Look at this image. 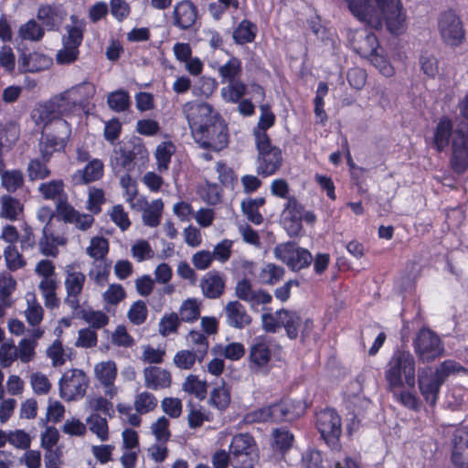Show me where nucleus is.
I'll list each match as a JSON object with an SVG mask.
<instances>
[{
  "instance_id": "nucleus-60",
  "label": "nucleus",
  "mask_w": 468,
  "mask_h": 468,
  "mask_svg": "<svg viewBox=\"0 0 468 468\" xmlns=\"http://www.w3.org/2000/svg\"><path fill=\"white\" fill-rule=\"evenodd\" d=\"M131 251L133 257L138 262H142L154 257V250H152L149 242L145 239H140L135 242L132 246Z\"/></svg>"
},
{
  "instance_id": "nucleus-63",
  "label": "nucleus",
  "mask_w": 468,
  "mask_h": 468,
  "mask_svg": "<svg viewBox=\"0 0 468 468\" xmlns=\"http://www.w3.org/2000/svg\"><path fill=\"white\" fill-rule=\"evenodd\" d=\"M98 343V335L97 333L87 327L81 328L79 331V336L75 343L76 346L83 347V348H91L97 346Z\"/></svg>"
},
{
  "instance_id": "nucleus-41",
  "label": "nucleus",
  "mask_w": 468,
  "mask_h": 468,
  "mask_svg": "<svg viewBox=\"0 0 468 468\" xmlns=\"http://www.w3.org/2000/svg\"><path fill=\"white\" fill-rule=\"evenodd\" d=\"M81 173L82 182L90 184L100 180L104 174V165L101 160L94 158L88 162Z\"/></svg>"
},
{
  "instance_id": "nucleus-57",
  "label": "nucleus",
  "mask_w": 468,
  "mask_h": 468,
  "mask_svg": "<svg viewBox=\"0 0 468 468\" xmlns=\"http://www.w3.org/2000/svg\"><path fill=\"white\" fill-rule=\"evenodd\" d=\"M81 317L94 329H100L109 323V317L101 311L81 310Z\"/></svg>"
},
{
  "instance_id": "nucleus-16",
  "label": "nucleus",
  "mask_w": 468,
  "mask_h": 468,
  "mask_svg": "<svg viewBox=\"0 0 468 468\" xmlns=\"http://www.w3.org/2000/svg\"><path fill=\"white\" fill-rule=\"evenodd\" d=\"M89 379L81 369H71L62 375L59 379V394L65 400H73L86 393Z\"/></svg>"
},
{
  "instance_id": "nucleus-19",
  "label": "nucleus",
  "mask_w": 468,
  "mask_h": 468,
  "mask_svg": "<svg viewBox=\"0 0 468 468\" xmlns=\"http://www.w3.org/2000/svg\"><path fill=\"white\" fill-rule=\"evenodd\" d=\"M65 273L64 285L67 292L65 303L73 312H77L80 308V296L85 285L86 276L83 272L75 271L71 265L66 266Z\"/></svg>"
},
{
  "instance_id": "nucleus-46",
  "label": "nucleus",
  "mask_w": 468,
  "mask_h": 468,
  "mask_svg": "<svg viewBox=\"0 0 468 468\" xmlns=\"http://www.w3.org/2000/svg\"><path fill=\"white\" fill-rule=\"evenodd\" d=\"M293 434L284 429L278 428L273 431V449L281 453H285L292 445Z\"/></svg>"
},
{
  "instance_id": "nucleus-22",
  "label": "nucleus",
  "mask_w": 468,
  "mask_h": 468,
  "mask_svg": "<svg viewBox=\"0 0 468 468\" xmlns=\"http://www.w3.org/2000/svg\"><path fill=\"white\" fill-rule=\"evenodd\" d=\"M235 293L239 300L249 303L251 307L268 304L272 301V295L270 292L261 289L253 290L251 282L247 278L237 282Z\"/></svg>"
},
{
  "instance_id": "nucleus-59",
  "label": "nucleus",
  "mask_w": 468,
  "mask_h": 468,
  "mask_svg": "<svg viewBox=\"0 0 468 468\" xmlns=\"http://www.w3.org/2000/svg\"><path fill=\"white\" fill-rule=\"evenodd\" d=\"M188 338L196 346L195 351L199 354L200 358H205L208 352V339L205 333L197 330H191L188 333Z\"/></svg>"
},
{
  "instance_id": "nucleus-35",
  "label": "nucleus",
  "mask_w": 468,
  "mask_h": 468,
  "mask_svg": "<svg viewBox=\"0 0 468 468\" xmlns=\"http://www.w3.org/2000/svg\"><path fill=\"white\" fill-rule=\"evenodd\" d=\"M231 401L230 388L227 387L223 381L218 387H215L211 392L208 403L211 407L217 409L220 412L225 411Z\"/></svg>"
},
{
  "instance_id": "nucleus-58",
  "label": "nucleus",
  "mask_w": 468,
  "mask_h": 468,
  "mask_svg": "<svg viewBox=\"0 0 468 468\" xmlns=\"http://www.w3.org/2000/svg\"><path fill=\"white\" fill-rule=\"evenodd\" d=\"M147 307L144 302L138 300L128 311V318L130 322L135 325L144 324L147 319Z\"/></svg>"
},
{
  "instance_id": "nucleus-42",
  "label": "nucleus",
  "mask_w": 468,
  "mask_h": 468,
  "mask_svg": "<svg viewBox=\"0 0 468 468\" xmlns=\"http://www.w3.org/2000/svg\"><path fill=\"white\" fill-rule=\"evenodd\" d=\"M174 153L175 145L170 141L162 142L157 145L155 150V158L157 162V168L160 172L168 169Z\"/></svg>"
},
{
  "instance_id": "nucleus-11",
  "label": "nucleus",
  "mask_w": 468,
  "mask_h": 468,
  "mask_svg": "<svg viewBox=\"0 0 468 468\" xmlns=\"http://www.w3.org/2000/svg\"><path fill=\"white\" fill-rule=\"evenodd\" d=\"M258 151L257 174L262 177H268L276 174L282 165V150L271 144V140L255 142Z\"/></svg>"
},
{
  "instance_id": "nucleus-15",
  "label": "nucleus",
  "mask_w": 468,
  "mask_h": 468,
  "mask_svg": "<svg viewBox=\"0 0 468 468\" xmlns=\"http://www.w3.org/2000/svg\"><path fill=\"white\" fill-rule=\"evenodd\" d=\"M52 127L51 132L45 133L44 141L40 144L41 155L46 162H49L55 152L65 150L71 134V125L67 121H58Z\"/></svg>"
},
{
  "instance_id": "nucleus-44",
  "label": "nucleus",
  "mask_w": 468,
  "mask_h": 468,
  "mask_svg": "<svg viewBox=\"0 0 468 468\" xmlns=\"http://www.w3.org/2000/svg\"><path fill=\"white\" fill-rule=\"evenodd\" d=\"M180 324L181 320L176 313L165 314L159 321L158 332L163 337H167L177 333Z\"/></svg>"
},
{
  "instance_id": "nucleus-12",
  "label": "nucleus",
  "mask_w": 468,
  "mask_h": 468,
  "mask_svg": "<svg viewBox=\"0 0 468 468\" xmlns=\"http://www.w3.org/2000/svg\"><path fill=\"white\" fill-rule=\"evenodd\" d=\"M274 254L292 271H300L309 267L313 261L311 252L293 241L278 244L274 249Z\"/></svg>"
},
{
  "instance_id": "nucleus-43",
  "label": "nucleus",
  "mask_w": 468,
  "mask_h": 468,
  "mask_svg": "<svg viewBox=\"0 0 468 468\" xmlns=\"http://www.w3.org/2000/svg\"><path fill=\"white\" fill-rule=\"evenodd\" d=\"M203 360L204 358H200L197 352L187 349L176 352L173 358L176 367L185 370L191 369L197 361L202 363Z\"/></svg>"
},
{
  "instance_id": "nucleus-31",
  "label": "nucleus",
  "mask_w": 468,
  "mask_h": 468,
  "mask_svg": "<svg viewBox=\"0 0 468 468\" xmlns=\"http://www.w3.org/2000/svg\"><path fill=\"white\" fill-rule=\"evenodd\" d=\"M271 358V351L264 340L256 339L250 349V362L257 368L265 367Z\"/></svg>"
},
{
  "instance_id": "nucleus-39",
  "label": "nucleus",
  "mask_w": 468,
  "mask_h": 468,
  "mask_svg": "<svg viewBox=\"0 0 468 468\" xmlns=\"http://www.w3.org/2000/svg\"><path fill=\"white\" fill-rule=\"evenodd\" d=\"M247 92L246 84L240 80L229 81L226 87L221 89L224 101L238 103Z\"/></svg>"
},
{
  "instance_id": "nucleus-37",
  "label": "nucleus",
  "mask_w": 468,
  "mask_h": 468,
  "mask_svg": "<svg viewBox=\"0 0 468 468\" xmlns=\"http://www.w3.org/2000/svg\"><path fill=\"white\" fill-rule=\"evenodd\" d=\"M285 274L283 267L275 263H266L259 273V280L261 283L267 285H275L282 280Z\"/></svg>"
},
{
  "instance_id": "nucleus-62",
  "label": "nucleus",
  "mask_w": 468,
  "mask_h": 468,
  "mask_svg": "<svg viewBox=\"0 0 468 468\" xmlns=\"http://www.w3.org/2000/svg\"><path fill=\"white\" fill-rule=\"evenodd\" d=\"M367 77L366 70L358 67L349 69L346 73L349 85L357 90L363 89L367 82Z\"/></svg>"
},
{
  "instance_id": "nucleus-26",
  "label": "nucleus",
  "mask_w": 468,
  "mask_h": 468,
  "mask_svg": "<svg viewBox=\"0 0 468 468\" xmlns=\"http://www.w3.org/2000/svg\"><path fill=\"white\" fill-rule=\"evenodd\" d=\"M226 322L233 328L242 329L251 323V317L239 301L229 302L225 308Z\"/></svg>"
},
{
  "instance_id": "nucleus-5",
  "label": "nucleus",
  "mask_w": 468,
  "mask_h": 468,
  "mask_svg": "<svg viewBox=\"0 0 468 468\" xmlns=\"http://www.w3.org/2000/svg\"><path fill=\"white\" fill-rule=\"evenodd\" d=\"M466 369L455 360H444L434 372L423 371L418 376V386L425 401L434 406L439 399L441 387L452 374L463 372Z\"/></svg>"
},
{
  "instance_id": "nucleus-34",
  "label": "nucleus",
  "mask_w": 468,
  "mask_h": 468,
  "mask_svg": "<svg viewBox=\"0 0 468 468\" xmlns=\"http://www.w3.org/2000/svg\"><path fill=\"white\" fill-rule=\"evenodd\" d=\"M242 74V62L239 58L231 56L226 63L218 68V75L221 82H229L239 80Z\"/></svg>"
},
{
  "instance_id": "nucleus-30",
  "label": "nucleus",
  "mask_w": 468,
  "mask_h": 468,
  "mask_svg": "<svg viewBox=\"0 0 468 468\" xmlns=\"http://www.w3.org/2000/svg\"><path fill=\"white\" fill-rule=\"evenodd\" d=\"M71 26L67 27V35L63 37V45H68L76 48H80L82 44L86 24L83 20H80L77 16H70Z\"/></svg>"
},
{
  "instance_id": "nucleus-21",
  "label": "nucleus",
  "mask_w": 468,
  "mask_h": 468,
  "mask_svg": "<svg viewBox=\"0 0 468 468\" xmlns=\"http://www.w3.org/2000/svg\"><path fill=\"white\" fill-rule=\"evenodd\" d=\"M173 26L180 30H189L198 19V8L191 0H181L173 8Z\"/></svg>"
},
{
  "instance_id": "nucleus-53",
  "label": "nucleus",
  "mask_w": 468,
  "mask_h": 468,
  "mask_svg": "<svg viewBox=\"0 0 468 468\" xmlns=\"http://www.w3.org/2000/svg\"><path fill=\"white\" fill-rule=\"evenodd\" d=\"M90 431L95 433L101 441H106L109 438V428L107 420L99 414H91L87 419Z\"/></svg>"
},
{
  "instance_id": "nucleus-48",
  "label": "nucleus",
  "mask_w": 468,
  "mask_h": 468,
  "mask_svg": "<svg viewBox=\"0 0 468 468\" xmlns=\"http://www.w3.org/2000/svg\"><path fill=\"white\" fill-rule=\"evenodd\" d=\"M181 322L193 323L200 316V308L196 299H187L183 302L179 309Z\"/></svg>"
},
{
  "instance_id": "nucleus-6",
  "label": "nucleus",
  "mask_w": 468,
  "mask_h": 468,
  "mask_svg": "<svg viewBox=\"0 0 468 468\" xmlns=\"http://www.w3.org/2000/svg\"><path fill=\"white\" fill-rule=\"evenodd\" d=\"M77 108V103L69 96V90H65L51 97L48 101L38 103L33 111V118L37 124H43L48 130L49 125H56L58 121H66Z\"/></svg>"
},
{
  "instance_id": "nucleus-9",
  "label": "nucleus",
  "mask_w": 468,
  "mask_h": 468,
  "mask_svg": "<svg viewBox=\"0 0 468 468\" xmlns=\"http://www.w3.org/2000/svg\"><path fill=\"white\" fill-rule=\"evenodd\" d=\"M315 426L321 438L332 450L339 452L342 448V419L335 409L325 408L316 414Z\"/></svg>"
},
{
  "instance_id": "nucleus-25",
  "label": "nucleus",
  "mask_w": 468,
  "mask_h": 468,
  "mask_svg": "<svg viewBox=\"0 0 468 468\" xmlns=\"http://www.w3.org/2000/svg\"><path fill=\"white\" fill-rule=\"evenodd\" d=\"M52 59L39 52L22 53L18 59L20 72H39L49 69Z\"/></svg>"
},
{
  "instance_id": "nucleus-33",
  "label": "nucleus",
  "mask_w": 468,
  "mask_h": 468,
  "mask_svg": "<svg viewBox=\"0 0 468 468\" xmlns=\"http://www.w3.org/2000/svg\"><path fill=\"white\" fill-rule=\"evenodd\" d=\"M0 217L10 221H16L18 219V217L21 213H23L24 206L21 202L10 196V195H3L0 197Z\"/></svg>"
},
{
  "instance_id": "nucleus-40",
  "label": "nucleus",
  "mask_w": 468,
  "mask_h": 468,
  "mask_svg": "<svg viewBox=\"0 0 468 468\" xmlns=\"http://www.w3.org/2000/svg\"><path fill=\"white\" fill-rule=\"evenodd\" d=\"M107 103L109 108L116 112H125L131 106L129 92L122 89L112 91L107 97Z\"/></svg>"
},
{
  "instance_id": "nucleus-61",
  "label": "nucleus",
  "mask_w": 468,
  "mask_h": 468,
  "mask_svg": "<svg viewBox=\"0 0 468 468\" xmlns=\"http://www.w3.org/2000/svg\"><path fill=\"white\" fill-rule=\"evenodd\" d=\"M77 211L78 210L68 202L67 196H64V197L57 201L55 213L57 214L56 217L58 219H61L65 223H69Z\"/></svg>"
},
{
  "instance_id": "nucleus-64",
  "label": "nucleus",
  "mask_w": 468,
  "mask_h": 468,
  "mask_svg": "<svg viewBox=\"0 0 468 468\" xmlns=\"http://www.w3.org/2000/svg\"><path fill=\"white\" fill-rule=\"evenodd\" d=\"M121 133L122 122L117 117H113L105 122L103 136L107 142L113 144L119 139Z\"/></svg>"
},
{
  "instance_id": "nucleus-38",
  "label": "nucleus",
  "mask_w": 468,
  "mask_h": 468,
  "mask_svg": "<svg viewBox=\"0 0 468 468\" xmlns=\"http://www.w3.org/2000/svg\"><path fill=\"white\" fill-rule=\"evenodd\" d=\"M95 374L104 387L113 386L117 376L116 364L111 360L101 362L95 366Z\"/></svg>"
},
{
  "instance_id": "nucleus-47",
  "label": "nucleus",
  "mask_w": 468,
  "mask_h": 468,
  "mask_svg": "<svg viewBox=\"0 0 468 468\" xmlns=\"http://www.w3.org/2000/svg\"><path fill=\"white\" fill-rule=\"evenodd\" d=\"M47 163L44 159L41 161L38 158L29 161L27 172L30 181L43 180L50 176L51 171L48 167Z\"/></svg>"
},
{
  "instance_id": "nucleus-50",
  "label": "nucleus",
  "mask_w": 468,
  "mask_h": 468,
  "mask_svg": "<svg viewBox=\"0 0 468 468\" xmlns=\"http://www.w3.org/2000/svg\"><path fill=\"white\" fill-rule=\"evenodd\" d=\"M109 251V242L103 237H93L87 248V253L96 261H103Z\"/></svg>"
},
{
  "instance_id": "nucleus-27",
  "label": "nucleus",
  "mask_w": 468,
  "mask_h": 468,
  "mask_svg": "<svg viewBox=\"0 0 468 468\" xmlns=\"http://www.w3.org/2000/svg\"><path fill=\"white\" fill-rule=\"evenodd\" d=\"M144 383L148 388L158 390L171 386L172 376L166 369L158 367H148L144 370Z\"/></svg>"
},
{
  "instance_id": "nucleus-23",
  "label": "nucleus",
  "mask_w": 468,
  "mask_h": 468,
  "mask_svg": "<svg viewBox=\"0 0 468 468\" xmlns=\"http://www.w3.org/2000/svg\"><path fill=\"white\" fill-rule=\"evenodd\" d=\"M66 15L59 5L41 4L37 9V18L48 31H58Z\"/></svg>"
},
{
  "instance_id": "nucleus-56",
  "label": "nucleus",
  "mask_w": 468,
  "mask_h": 468,
  "mask_svg": "<svg viewBox=\"0 0 468 468\" xmlns=\"http://www.w3.org/2000/svg\"><path fill=\"white\" fill-rule=\"evenodd\" d=\"M216 348L221 350L220 354L226 358L231 361H238L245 355V347L243 344L239 342H232L228 344L224 347L221 345H218L214 347L215 353H218Z\"/></svg>"
},
{
  "instance_id": "nucleus-20",
  "label": "nucleus",
  "mask_w": 468,
  "mask_h": 468,
  "mask_svg": "<svg viewBox=\"0 0 468 468\" xmlns=\"http://www.w3.org/2000/svg\"><path fill=\"white\" fill-rule=\"evenodd\" d=\"M350 13L359 21L378 29L382 27L383 16L369 0H344Z\"/></svg>"
},
{
  "instance_id": "nucleus-32",
  "label": "nucleus",
  "mask_w": 468,
  "mask_h": 468,
  "mask_svg": "<svg viewBox=\"0 0 468 468\" xmlns=\"http://www.w3.org/2000/svg\"><path fill=\"white\" fill-rule=\"evenodd\" d=\"M257 33V25L245 18L242 19L233 30L232 37L236 44L245 45L253 42Z\"/></svg>"
},
{
  "instance_id": "nucleus-36",
  "label": "nucleus",
  "mask_w": 468,
  "mask_h": 468,
  "mask_svg": "<svg viewBox=\"0 0 468 468\" xmlns=\"http://www.w3.org/2000/svg\"><path fill=\"white\" fill-rule=\"evenodd\" d=\"M38 192L46 200H57L67 196L65 193V185L61 179H53L47 183H42L38 186Z\"/></svg>"
},
{
  "instance_id": "nucleus-45",
  "label": "nucleus",
  "mask_w": 468,
  "mask_h": 468,
  "mask_svg": "<svg viewBox=\"0 0 468 468\" xmlns=\"http://www.w3.org/2000/svg\"><path fill=\"white\" fill-rule=\"evenodd\" d=\"M56 241L57 238L53 235L51 228L44 227L42 237L38 241L40 252L45 256L57 257L58 250Z\"/></svg>"
},
{
  "instance_id": "nucleus-18",
  "label": "nucleus",
  "mask_w": 468,
  "mask_h": 468,
  "mask_svg": "<svg viewBox=\"0 0 468 468\" xmlns=\"http://www.w3.org/2000/svg\"><path fill=\"white\" fill-rule=\"evenodd\" d=\"M379 43L374 33H368L363 39V45L358 48V53L367 58L382 75L390 77L394 74V68L388 59L378 53Z\"/></svg>"
},
{
  "instance_id": "nucleus-24",
  "label": "nucleus",
  "mask_w": 468,
  "mask_h": 468,
  "mask_svg": "<svg viewBox=\"0 0 468 468\" xmlns=\"http://www.w3.org/2000/svg\"><path fill=\"white\" fill-rule=\"evenodd\" d=\"M452 461L459 468H468V428L455 430L452 437Z\"/></svg>"
},
{
  "instance_id": "nucleus-28",
  "label": "nucleus",
  "mask_w": 468,
  "mask_h": 468,
  "mask_svg": "<svg viewBox=\"0 0 468 468\" xmlns=\"http://www.w3.org/2000/svg\"><path fill=\"white\" fill-rule=\"evenodd\" d=\"M200 286L207 298L217 299L224 293L226 284L218 272L209 271L201 280Z\"/></svg>"
},
{
  "instance_id": "nucleus-51",
  "label": "nucleus",
  "mask_w": 468,
  "mask_h": 468,
  "mask_svg": "<svg viewBox=\"0 0 468 468\" xmlns=\"http://www.w3.org/2000/svg\"><path fill=\"white\" fill-rule=\"evenodd\" d=\"M24 182V176L20 170L5 171L2 175V185L10 193L22 187Z\"/></svg>"
},
{
  "instance_id": "nucleus-13",
  "label": "nucleus",
  "mask_w": 468,
  "mask_h": 468,
  "mask_svg": "<svg viewBox=\"0 0 468 468\" xmlns=\"http://www.w3.org/2000/svg\"><path fill=\"white\" fill-rule=\"evenodd\" d=\"M438 29L442 41L452 48L461 46L465 39L463 22L452 9L441 13Z\"/></svg>"
},
{
  "instance_id": "nucleus-8",
  "label": "nucleus",
  "mask_w": 468,
  "mask_h": 468,
  "mask_svg": "<svg viewBox=\"0 0 468 468\" xmlns=\"http://www.w3.org/2000/svg\"><path fill=\"white\" fill-rule=\"evenodd\" d=\"M306 410L307 404L303 400L283 398L276 403L254 410L251 416L252 420L257 422H292L303 416Z\"/></svg>"
},
{
  "instance_id": "nucleus-17",
  "label": "nucleus",
  "mask_w": 468,
  "mask_h": 468,
  "mask_svg": "<svg viewBox=\"0 0 468 468\" xmlns=\"http://www.w3.org/2000/svg\"><path fill=\"white\" fill-rule=\"evenodd\" d=\"M383 16L386 27L392 35H400L405 29L406 15L400 0H375Z\"/></svg>"
},
{
  "instance_id": "nucleus-29",
  "label": "nucleus",
  "mask_w": 468,
  "mask_h": 468,
  "mask_svg": "<svg viewBox=\"0 0 468 468\" xmlns=\"http://www.w3.org/2000/svg\"><path fill=\"white\" fill-rule=\"evenodd\" d=\"M261 115L257 126L253 129V136L256 141L271 140L267 131L275 123V114L268 104L261 106Z\"/></svg>"
},
{
  "instance_id": "nucleus-7",
  "label": "nucleus",
  "mask_w": 468,
  "mask_h": 468,
  "mask_svg": "<svg viewBox=\"0 0 468 468\" xmlns=\"http://www.w3.org/2000/svg\"><path fill=\"white\" fill-rule=\"evenodd\" d=\"M149 160V152L143 139L133 136L122 141L120 146L114 150L112 165L116 173L133 172L135 168L145 166Z\"/></svg>"
},
{
  "instance_id": "nucleus-52",
  "label": "nucleus",
  "mask_w": 468,
  "mask_h": 468,
  "mask_svg": "<svg viewBox=\"0 0 468 468\" xmlns=\"http://www.w3.org/2000/svg\"><path fill=\"white\" fill-rule=\"evenodd\" d=\"M183 390L203 399L207 395V384L196 375H189L183 383Z\"/></svg>"
},
{
  "instance_id": "nucleus-54",
  "label": "nucleus",
  "mask_w": 468,
  "mask_h": 468,
  "mask_svg": "<svg viewBox=\"0 0 468 468\" xmlns=\"http://www.w3.org/2000/svg\"><path fill=\"white\" fill-rule=\"evenodd\" d=\"M157 406L156 398L150 392L144 391L135 397L134 409L139 414H146Z\"/></svg>"
},
{
  "instance_id": "nucleus-3",
  "label": "nucleus",
  "mask_w": 468,
  "mask_h": 468,
  "mask_svg": "<svg viewBox=\"0 0 468 468\" xmlns=\"http://www.w3.org/2000/svg\"><path fill=\"white\" fill-rule=\"evenodd\" d=\"M449 145L451 168L455 174L463 175L468 170V123L461 122L454 128L452 120L443 115L433 128L431 147L442 153Z\"/></svg>"
},
{
  "instance_id": "nucleus-14",
  "label": "nucleus",
  "mask_w": 468,
  "mask_h": 468,
  "mask_svg": "<svg viewBox=\"0 0 468 468\" xmlns=\"http://www.w3.org/2000/svg\"><path fill=\"white\" fill-rule=\"evenodd\" d=\"M255 447L256 441L250 433L234 435L229 447L232 466L234 468H252L254 464L252 452Z\"/></svg>"
},
{
  "instance_id": "nucleus-55",
  "label": "nucleus",
  "mask_w": 468,
  "mask_h": 468,
  "mask_svg": "<svg viewBox=\"0 0 468 468\" xmlns=\"http://www.w3.org/2000/svg\"><path fill=\"white\" fill-rule=\"evenodd\" d=\"M6 267L11 271H16L26 266L27 262L14 245H9L4 251Z\"/></svg>"
},
{
  "instance_id": "nucleus-1",
  "label": "nucleus",
  "mask_w": 468,
  "mask_h": 468,
  "mask_svg": "<svg viewBox=\"0 0 468 468\" xmlns=\"http://www.w3.org/2000/svg\"><path fill=\"white\" fill-rule=\"evenodd\" d=\"M191 136L204 150L218 153L229 143V125L223 116L211 104L191 101L182 107Z\"/></svg>"
},
{
  "instance_id": "nucleus-49",
  "label": "nucleus",
  "mask_w": 468,
  "mask_h": 468,
  "mask_svg": "<svg viewBox=\"0 0 468 468\" xmlns=\"http://www.w3.org/2000/svg\"><path fill=\"white\" fill-rule=\"evenodd\" d=\"M19 35L23 39L38 41L44 37L45 28L36 20L30 19L21 26Z\"/></svg>"
},
{
  "instance_id": "nucleus-2",
  "label": "nucleus",
  "mask_w": 468,
  "mask_h": 468,
  "mask_svg": "<svg viewBox=\"0 0 468 468\" xmlns=\"http://www.w3.org/2000/svg\"><path fill=\"white\" fill-rule=\"evenodd\" d=\"M384 377L396 402L410 410H420L421 401L416 392L410 390L416 386V361L409 350L403 346L394 349L385 367Z\"/></svg>"
},
{
  "instance_id": "nucleus-4",
  "label": "nucleus",
  "mask_w": 468,
  "mask_h": 468,
  "mask_svg": "<svg viewBox=\"0 0 468 468\" xmlns=\"http://www.w3.org/2000/svg\"><path fill=\"white\" fill-rule=\"evenodd\" d=\"M264 310L268 312L261 314V327L266 333L275 334L280 328H283L289 339L295 340L301 335L303 342L314 328L313 319L303 320L295 310L281 308L275 313L271 312V308Z\"/></svg>"
},
{
  "instance_id": "nucleus-10",
  "label": "nucleus",
  "mask_w": 468,
  "mask_h": 468,
  "mask_svg": "<svg viewBox=\"0 0 468 468\" xmlns=\"http://www.w3.org/2000/svg\"><path fill=\"white\" fill-rule=\"evenodd\" d=\"M413 349L419 360L431 362L444 353V345L440 336L428 327H421L413 339Z\"/></svg>"
}]
</instances>
